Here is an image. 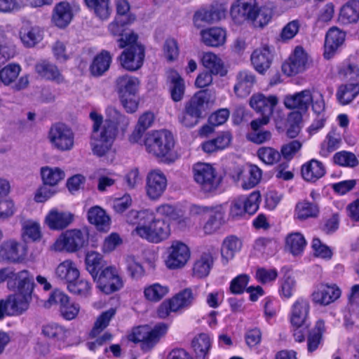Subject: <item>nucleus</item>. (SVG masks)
<instances>
[{
  "instance_id": "51",
  "label": "nucleus",
  "mask_w": 359,
  "mask_h": 359,
  "mask_svg": "<svg viewBox=\"0 0 359 359\" xmlns=\"http://www.w3.org/2000/svg\"><path fill=\"white\" fill-rule=\"evenodd\" d=\"M212 264V258L210 254H203L197 259L193 266V274L197 278L205 277L208 275L211 266Z\"/></svg>"
},
{
  "instance_id": "17",
  "label": "nucleus",
  "mask_w": 359,
  "mask_h": 359,
  "mask_svg": "<svg viewBox=\"0 0 359 359\" xmlns=\"http://www.w3.org/2000/svg\"><path fill=\"white\" fill-rule=\"evenodd\" d=\"M48 302L50 304H58L62 316L69 320L75 318L80 311L79 305L72 302L69 297L60 290H55L50 294Z\"/></svg>"
},
{
  "instance_id": "34",
  "label": "nucleus",
  "mask_w": 359,
  "mask_h": 359,
  "mask_svg": "<svg viewBox=\"0 0 359 359\" xmlns=\"http://www.w3.org/2000/svg\"><path fill=\"white\" fill-rule=\"evenodd\" d=\"M341 140V135L337 130L330 131L320 144V155L323 157L328 156L340 147Z\"/></svg>"
},
{
  "instance_id": "40",
  "label": "nucleus",
  "mask_w": 359,
  "mask_h": 359,
  "mask_svg": "<svg viewBox=\"0 0 359 359\" xmlns=\"http://www.w3.org/2000/svg\"><path fill=\"white\" fill-rule=\"evenodd\" d=\"M41 175L43 184L49 187L57 185L65 177V172L60 168L49 166L41 168Z\"/></svg>"
},
{
  "instance_id": "20",
  "label": "nucleus",
  "mask_w": 359,
  "mask_h": 359,
  "mask_svg": "<svg viewBox=\"0 0 359 359\" xmlns=\"http://www.w3.org/2000/svg\"><path fill=\"white\" fill-rule=\"evenodd\" d=\"M340 295L341 290L337 285L320 284L315 287L311 299L315 304L327 305L337 299Z\"/></svg>"
},
{
  "instance_id": "49",
  "label": "nucleus",
  "mask_w": 359,
  "mask_h": 359,
  "mask_svg": "<svg viewBox=\"0 0 359 359\" xmlns=\"http://www.w3.org/2000/svg\"><path fill=\"white\" fill-rule=\"evenodd\" d=\"M318 213V207L308 201H301L297 203L294 210V217L299 220H305L315 217Z\"/></svg>"
},
{
  "instance_id": "63",
  "label": "nucleus",
  "mask_w": 359,
  "mask_h": 359,
  "mask_svg": "<svg viewBox=\"0 0 359 359\" xmlns=\"http://www.w3.org/2000/svg\"><path fill=\"white\" fill-rule=\"evenodd\" d=\"M126 269L129 276L135 280H138L144 275L143 266L133 257L126 258Z\"/></svg>"
},
{
  "instance_id": "43",
  "label": "nucleus",
  "mask_w": 359,
  "mask_h": 359,
  "mask_svg": "<svg viewBox=\"0 0 359 359\" xmlns=\"http://www.w3.org/2000/svg\"><path fill=\"white\" fill-rule=\"evenodd\" d=\"M359 18V2L353 1L340 10L339 20L343 24L355 22Z\"/></svg>"
},
{
  "instance_id": "23",
  "label": "nucleus",
  "mask_w": 359,
  "mask_h": 359,
  "mask_svg": "<svg viewBox=\"0 0 359 359\" xmlns=\"http://www.w3.org/2000/svg\"><path fill=\"white\" fill-rule=\"evenodd\" d=\"M255 6V0H237L231 8L230 15L236 23L249 21Z\"/></svg>"
},
{
  "instance_id": "18",
  "label": "nucleus",
  "mask_w": 359,
  "mask_h": 359,
  "mask_svg": "<svg viewBox=\"0 0 359 359\" xmlns=\"http://www.w3.org/2000/svg\"><path fill=\"white\" fill-rule=\"evenodd\" d=\"M308 61L307 53L302 47L297 46L288 60L283 64V72L287 76L303 72L308 67Z\"/></svg>"
},
{
  "instance_id": "41",
  "label": "nucleus",
  "mask_w": 359,
  "mask_h": 359,
  "mask_svg": "<svg viewBox=\"0 0 359 359\" xmlns=\"http://www.w3.org/2000/svg\"><path fill=\"white\" fill-rule=\"evenodd\" d=\"M86 266L94 280H96L100 270L104 266L102 255L95 251H89L86 255Z\"/></svg>"
},
{
  "instance_id": "29",
  "label": "nucleus",
  "mask_w": 359,
  "mask_h": 359,
  "mask_svg": "<svg viewBox=\"0 0 359 359\" xmlns=\"http://www.w3.org/2000/svg\"><path fill=\"white\" fill-rule=\"evenodd\" d=\"M302 177L307 182H316L325 174V168L322 162L311 159L302 166Z\"/></svg>"
},
{
  "instance_id": "46",
  "label": "nucleus",
  "mask_w": 359,
  "mask_h": 359,
  "mask_svg": "<svg viewBox=\"0 0 359 359\" xmlns=\"http://www.w3.org/2000/svg\"><path fill=\"white\" fill-rule=\"evenodd\" d=\"M201 62L206 69H209L211 74L223 76V61L215 54L210 52L203 53Z\"/></svg>"
},
{
  "instance_id": "55",
  "label": "nucleus",
  "mask_w": 359,
  "mask_h": 359,
  "mask_svg": "<svg viewBox=\"0 0 359 359\" xmlns=\"http://www.w3.org/2000/svg\"><path fill=\"white\" fill-rule=\"evenodd\" d=\"M21 71L20 65L9 64L0 70V80L6 86L14 83Z\"/></svg>"
},
{
  "instance_id": "21",
  "label": "nucleus",
  "mask_w": 359,
  "mask_h": 359,
  "mask_svg": "<svg viewBox=\"0 0 359 359\" xmlns=\"http://www.w3.org/2000/svg\"><path fill=\"white\" fill-rule=\"evenodd\" d=\"M310 311L309 301L303 297L297 298L292 304L290 311V320L293 327H302L306 321Z\"/></svg>"
},
{
  "instance_id": "53",
  "label": "nucleus",
  "mask_w": 359,
  "mask_h": 359,
  "mask_svg": "<svg viewBox=\"0 0 359 359\" xmlns=\"http://www.w3.org/2000/svg\"><path fill=\"white\" fill-rule=\"evenodd\" d=\"M168 292L169 287L167 285L154 283L144 288V294L147 300L156 302L162 299Z\"/></svg>"
},
{
  "instance_id": "52",
  "label": "nucleus",
  "mask_w": 359,
  "mask_h": 359,
  "mask_svg": "<svg viewBox=\"0 0 359 359\" xmlns=\"http://www.w3.org/2000/svg\"><path fill=\"white\" fill-rule=\"evenodd\" d=\"M203 41L208 46H217L224 41L223 30L219 28H211L201 31Z\"/></svg>"
},
{
  "instance_id": "44",
  "label": "nucleus",
  "mask_w": 359,
  "mask_h": 359,
  "mask_svg": "<svg viewBox=\"0 0 359 359\" xmlns=\"http://www.w3.org/2000/svg\"><path fill=\"white\" fill-rule=\"evenodd\" d=\"M191 345L196 359H205L211 346L210 337L206 334H200L194 338Z\"/></svg>"
},
{
  "instance_id": "64",
  "label": "nucleus",
  "mask_w": 359,
  "mask_h": 359,
  "mask_svg": "<svg viewBox=\"0 0 359 359\" xmlns=\"http://www.w3.org/2000/svg\"><path fill=\"white\" fill-rule=\"evenodd\" d=\"M69 291L72 293L86 297L90 290V283L83 279H77L67 285Z\"/></svg>"
},
{
  "instance_id": "3",
  "label": "nucleus",
  "mask_w": 359,
  "mask_h": 359,
  "mask_svg": "<svg viewBox=\"0 0 359 359\" xmlns=\"http://www.w3.org/2000/svg\"><path fill=\"white\" fill-rule=\"evenodd\" d=\"M137 39V34L129 33L118 40V47L123 49L118 57L120 64L128 71H136L143 65L144 47Z\"/></svg>"
},
{
  "instance_id": "48",
  "label": "nucleus",
  "mask_w": 359,
  "mask_h": 359,
  "mask_svg": "<svg viewBox=\"0 0 359 359\" xmlns=\"http://www.w3.org/2000/svg\"><path fill=\"white\" fill-rule=\"evenodd\" d=\"M297 283L292 274H285L280 280L279 294L281 298H291L297 290Z\"/></svg>"
},
{
  "instance_id": "38",
  "label": "nucleus",
  "mask_w": 359,
  "mask_h": 359,
  "mask_svg": "<svg viewBox=\"0 0 359 359\" xmlns=\"http://www.w3.org/2000/svg\"><path fill=\"white\" fill-rule=\"evenodd\" d=\"M358 94V83H347L338 88L336 97L340 104L346 105L351 102Z\"/></svg>"
},
{
  "instance_id": "32",
  "label": "nucleus",
  "mask_w": 359,
  "mask_h": 359,
  "mask_svg": "<svg viewBox=\"0 0 359 359\" xmlns=\"http://www.w3.org/2000/svg\"><path fill=\"white\" fill-rule=\"evenodd\" d=\"M256 82L255 76L250 72L242 71L237 76V83L234 91L239 97H245L250 94Z\"/></svg>"
},
{
  "instance_id": "33",
  "label": "nucleus",
  "mask_w": 359,
  "mask_h": 359,
  "mask_svg": "<svg viewBox=\"0 0 359 359\" xmlns=\"http://www.w3.org/2000/svg\"><path fill=\"white\" fill-rule=\"evenodd\" d=\"M72 17L70 5L66 2H61L55 7L52 20L57 27L64 28L70 23Z\"/></svg>"
},
{
  "instance_id": "1",
  "label": "nucleus",
  "mask_w": 359,
  "mask_h": 359,
  "mask_svg": "<svg viewBox=\"0 0 359 359\" xmlns=\"http://www.w3.org/2000/svg\"><path fill=\"white\" fill-rule=\"evenodd\" d=\"M93 121L90 145L93 154L102 157L111 149L120 129L124 133L130 123L129 119L113 107L106 109V118L96 111L90 113Z\"/></svg>"
},
{
  "instance_id": "10",
  "label": "nucleus",
  "mask_w": 359,
  "mask_h": 359,
  "mask_svg": "<svg viewBox=\"0 0 359 359\" xmlns=\"http://www.w3.org/2000/svg\"><path fill=\"white\" fill-rule=\"evenodd\" d=\"M279 104V98L276 95H265L262 93L253 94L249 100V104L255 111L262 115H267L275 119L280 118L281 116L277 110Z\"/></svg>"
},
{
  "instance_id": "35",
  "label": "nucleus",
  "mask_w": 359,
  "mask_h": 359,
  "mask_svg": "<svg viewBox=\"0 0 359 359\" xmlns=\"http://www.w3.org/2000/svg\"><path fill=\"white\" fill-rule=\"evenodd\" d=\"M306 244L304 235L299 232H292L285 238V248L294 256L302 255Z\"/></svg>"
},
{
  "instance_id": "36",
  "label": "nucleus",
  "mask_w": 359,
  "mask_h": 359,
  "mask_svg": "<svg viewBox=\"0 0 359 359\" xmlns=\"http://www.w3.org/2000/svg\"><path fill=\"white\" fill-rule=\"evenodd\" d=\"M272 18V11L266 6L258 7L255 3L249 22L255 28H263L267 25Z\"/></svg>"
},
{
  "instance_id": "61",
  "label": "nucleus",
  "mask_w": 359,
  "mask_h": 359,
  "mask_svg": "<svg viewBox=\"0 0 359 359\" xmlns=\"http://www.w3.org/2000/svg\"><path fill=\"white\" fill-rule=\"evenodd\" d=\"M242 241L235 236H230L226 238V261L233 259L242 248Z\"/></svg>"
},
{
  "instance_id": "28",
  "label": "nucleus",
  "mask_w": 359,
  "mask_h": 359,
  "mask_svg": "<svg viewBox=\"0 0 359 359\" xmlns=\"http://www.w3.org/2000/svg\"><path fill=\"white\" fill-rule=\"evenodd\" d=\"M88 222L100 231H108L111 219L105 210L98 205L91 207L87 213Z\"/></svg>"
},
{
  "instance_id": "59",
  "label": "nucleus",
  "mask_w": 359,
  "mask_h": 359,
  "mask_svg": "<svg viewBox=\"0 0 359 359\" xmlns=\"http://www.w3.org/2000/svg\"><path fill=\"white\" fill-rule=\"evenodd\" d=\"M115 314V309H110L103 312L96 320L93 330H91V335L96 337L109 325V321Z\"/></svg>"
},
{
  "instance_id": "9",
  "label": "nucleus",
  "mask_w": 359,
  "mask_h": 359,
  "mask_svg": "<svg viewBox=\"0 0 359 359\" xmlns=\"http://www.w3.org/2000/svg\"><path fill=\"white\" fill-rule=\"evenodd\" d=\"M48 138L52 147L60 151H69L74 147V133L65 124L52 126Z\"/></svg>"
},
{
  "instance_id": "56",
  "label": "nucleus",
  "mask_w": 359,
  "mask_h": 359,
  "mask_svg": "<svg viewBox=\"0 0 359 359\" xmlns=\"http://www.w3.org/2000/svg\"><path fill=\"white\" fill-rule=\"evenodd\" d=\"M22 237L25 241H36L41 238L39 224L34 221H25L22 224Z\"/></svg>"
},
{
  "instance_id": "19",
  "label": "nucleus",
  "mask_w": 359,
  "mask_h": 359,
  "mask_svg": "<svg viewBox=\"0 0 359 359\" xmlns=\"http://www.w3.org/2000/svg\"><path fill=\"white\" fill-rule=\"evenodd\" d=\"M74 217V215L70 212L53 208L46 216L45 223L51 230L61 231L73 222Z\"/></svg>"
},
{
  "instance_id": "6",
  "label": "nucleus",
  "mask_w": 359,
  "mask_h": 359,
  "mask_svg": "<svg viewBox=\"0 0 359 359\" xmlns=\"http://www.w3.org/2000/svg\"><path fill=\"white\" fill-rule=\"evenodd\" d=\"M131 234L149 243H159L169 238L170 228L164 219H156L152 214V219L149 222H146L138 229H134Z\"/></svg>"
},
{
  "instance_id": "11",
  "label": "nucleus",
  "mask_w": 359,
  "mask_h": 359,
  "mask_svg": "<svg viewBox=\"0 0 359 359\" xmlns=\"http://www.w3.org/2000/svg\"><path fill=\"white\" fill-rule=\"evenodd\" d=\"M86 242L85 234L79 229H71L62 233L54 243L56 251L74 252L83 247Z\"/></svg>"
},
{
  "instance_id": "15",
  "label": "nucleus",
  "mask_w": 359,
  "mask_h": 359,
  "mask_svg": "<svg viewBox=\"0 0 359 359\" xmlns=\"http://www.w3.org/2000/svg\"><path fill=\"white\" fill-rule=\"evenodd\" d=\"M146 181L148 197L151 200L159 198L165 192L168 184L165 174L160 170H152L148 172Z\"/></svg>"
},
{
  "instance_id": "12",
  "label": "nucleus",
  "mask_w": 359,
  "mask_h": 359,
  "mask_svg": "<svg viewBox=\"0 0 359 359\" xmlns=\"http://www.w3.org/2000/svg\"><path fill=\"white\" fill-rule=\"evenodd\" d=\"M167 325L164 323L156 325L154 329L147 325L140 326L134 329L130 339L134 342H142L147 346H152L158 339L167 331Z\"/></svg>"
},
{
  "instance_id": "5",
  "label": "nucleus",
  "mask_w": 359,
  "mask_h": 359,
  "mask_svg": "<svg viewBox=\"0 0 359 359\" xmlns=\"http://www.w3.org/2000/svg\"><path fill=\"white\" fill-rule=\"evenodd\" d=\"M323 100L322 91L312 88L285 96L284 104L288 109H297L302 111H306L311 105L313 111H319L323 107Z\"/></svg>"
},
{
  "instance_id": "39",
  "label": "nucleus",
  "mask_w": 359,
  "mask_h": 359,
  "mask_svg": "<svg viewBox=\"0 0 359 359\" xmlns=\"http://www.w3.org/2000/svg\"><path fill=\"white\" fill-rule=\"evenodd\" d=\"M116 85L120 96L135 95L139 86L137 78L124 75L116 80Z\"/></svg>"
},
{
  "instance_id": "24",
  "label": "nucleus",
  "mask_w": 359,
  "mask_h": 359,
  "mask_svg": "<svg viewBox=\"0 0 359 359\" xmlns=\"http://www.w3.org/2000/svg\"><path fill=\"white\" fill-rule=\"evenodd\" d=\"M55 277L69 285L79 278V271L76 264L71 259H66L60 263L55 270Z\"/></svg>"
},
{
  "instance_id": "16",
  "label": "nucleus",
  "mask_w": 359,
  "mask_h": 359,
  "mask_svg": "<svg viewBox=\"0 0 359 359\" xmlns=\"http://www.w3.org/2000/svg\"><path fill=\"white\" fill-rule=\"evenodd\" d=\"M26 254L25 247L15 240H8L0 245L1 263H19Z\"/></svg>"
},
{
  "instance_id": "60",
  "label": "nucleus",
  "mask_w": 359,
  "mask_h": 359,
  "mask_svg": "<svg viewBox=\"0 0 359 359\" xmlns=\"http://www.w3.org/2000/svg\"><path fill=\"white\" fill-rule=\"evenodd\" d=\"M243 201V204L246 213L249 215L255 214L259 209L261 195L257 191H252L249 196H241Z\"/></svg>"
},
{
  "instance_id": "4",
  "label": "nucleus",
  "mask_w": 359,
  "mask_h": 359,
  "mask_svg": "<svg viewBox=\"0 0 359 359\" xmlns=\"http://www.w3.org/2000/svg\"><path fill=\"white\" fill-rule=\"evenodd\" d=\"M34 287L33 276L27 270L19 271L18 281L15 286L17 292L6 298L13 316L22 314L28 309Z\"/></svg>"
},
{
  "instance_id": "62",
  "label": "nucleus",
  "mask_w": 359,
  "mask_h": 359,
  "mask_svg": "<svg viewBox=\"0 0 359 359\" xmlns=\"http://www.w3.org/2000/svg\"><path fill=\"white\" fill-rule=\"evenodd\" d=\"M325 108V101L323 100L321 110L319 111H313L316 115V118L308 128V131L311 135L316 133L325 126L327 120Z\"/></svg>"
},
{
  "instance_id": "37",
  "label": "nucleus",
  "mask_w": 359,
  "mask_h": 359,
  "mask_svg": "<svg viewBox=\"0 0 359 359\" xmlns=\"http://www.w3.org/2000/svg\"><path fill=\"white\" fill-rule=\"evenodd\" d=\"M194 299L195 296L191 288H186L180 291L170 299L172 312L188 308L192 304Z\"/></svg>"
},
{
  "instance_id": "50",
  "label": "nucleus",
  "mask_w": 359,
  "mask_h": 359,
  "mask_svg": "<svg viewBox=\"0 0 359 359\" xmlns=\"http://www.w3.org/2000/svg\"><path fill=\"white\" fill-rule=\"evenodd\" d=\"M42 333L46 337L60 343L65 341L70 332L57 324H48L43 326Z\"/></svg>"
},
{
  "instance_id": "45",
  "label": "nucleus",
  "mask_w": 359,
  "mask_h": 359,
  "mask_svg": "<svg viewBox=\"0 0 359 359\" xmlns=\"http://www.w3.org/2000/svg\"><path fill=\"white\" fill-rule=\"evenodd\" d=\"M169 79L170 81V91L171 97L173 101L180 102L182 100L184 95V81L183 79L175 72L171 73Z\"/></svg>"
},
{
  "instance_id": "57",
  "label": "nucleus",
  "mask_w": 359,
  "mask_h": 359,
  "mask_svg": "<svg viewBox=\"0 0 359 359\" xmlns=\"http://www.w3.org/2000/svg\"><path fill=\"white\" fill-rule=\"evenodd\" d=\"M258 158L266 165H273L277 163L280 154L276 149L269 147H262L257 151Z\"/></svg>"
},
{
  "instance_id": "26",
  "label": "nucleus",
  "mask_w": 359,
  "mask_h": 359,
  "mask_svg": "<svg viewBox=\"0 0 359 359\" xmlns=\"http://www.w3.org/2000/svg\"><path fill=\"white\" fill-rule=\"evenodd\" d=\"M273 55L268 46L257 48L251 55L252 64L260 74L264 73L270 67Z\"/></svg>"
},
{
  "instance_id": "30",
  "label": "nucleus",
  "mask_w": 359,
  "mask_h": 359,
  "mask_svg": "<svg viewBox=\"0 0 359 359\" xmlns=\"http://www.w3.org/2000/svg\"><path fill=\"white\" fill-rule=\"evenodd\" d=\"M20 34L23 43L27 46L32 47L42 39L43 30L40 27L26 22L22 27Z\"/></svg>"
},
{
  "instance_id": "2",
  "label": "nucleus",
  "mask_w": 359,
  "mask_h": 359,
  "mask_svg": "<svg viewBox=\"0 0 359 359\" xmlns=\"http://www.w3.org/2000/svg\"><path fill=\"white\" fill-rule=\"evenodd\" d=\"M217 100L215 91L205 89L195 93L184 103V107L179 114V123L186 128H193L203 118L205 111L215 105Z\"/></svg>"
},
{
  "instance_id": "22",
  "label": "nucleus",
  "mask_w": 359,
  "mask_h": 359,
  "mask_svg": "<svg viewBox=\"0 0 359 359\" xmlns=\"http://www.w3.org/2000/svg\"><path fill=\"white\" fill-rule=\"evenodd\" d=\"M224 13L222 4L215 3L210 9L201 8L196 11L194 15V23L196 27H203V22L214 23L219 21Z\"/></svg>"
},
{
  "instance_id": "7",
  "label": "nucleus",
  "mask_w": 359,
  "mask_h": 359,
  "mask_svg": "<svg viewBox=\"0 0 359 359\" xmlns=\"http://www.w3.org/2000/svg\"><path fill=\"white\" fill-rule=\"evenodd\" d=\"M192 174L194 182L206 193L215 191L222 182L215 168L210 163L198 162L193 165Z\"/></svg>"
},
{
  "instance_id": "8",
  "label": "nucleus",
  "mask_w": 359,
  "mask_h": 359,
  "mask_svg": "<svg viewBox=\"0 0 359 359\" xmlns=\"http://www.w3.org/2000/svg\"><path fill=\"white\" fill-rule=\"evenodd\" d=\"M144 146L148 153L162 157L172 150L175 140L172 134L168 130L154 131L147 135Z\"/></svg>"
},
{
  "instance_id": "14",
  "label": "nucleus",
  "mask_w": 359,
  "mask_h": 359,
  "mask_svg": "<svg viewBox=\"0 0 359 359\" xmlns=\"http://www.w3.org/2000/svg\"><path fill=\"white\" fill-rule=\"evenodd\" d=\"M94 280L97 283L100 290L106 294L117 291L123 286L121 278L116 269L112 266H107L102 270Z\"/></svg>"
},
{
  "instance_id": "27",
  "label": "nucleus",
  "mask_w": 359,
  "mask_h": 359,
  "mask_svg": "<svg viewBox=\"0 0 359 359\" xmlns=\"http://www.w3.org/2000/svg\"><path fill=\"white\" fill-rule=\"evenodd\" d=\"M35 71L39 76L46 80L52 81L57 83H63L65 81L64 76L57 67L47 60L38 62L35 65Z\"/></svg>"
},
{
  "instance_id": "13",
  "label": "nucleus",
  "mask_w": 359,
  "mask_h": 359,
  "mask_svg": "<svg viewBox=\"0 0 359 359\" xmlns=\"http://www.w3.org/2000/svg\"><path fill=\"white\" fill-rule=\"evenodd\" d=\"M168 256L165 260L166 266L170 269L183 267L190 257V251L187 245L180 241H173L167 250Z\"/></svg>"
},
{
  "instance_id": "31",
  "label": "nucleus",
  "mask_w": 359,
  "mask_h": 359,
  "mask_svg": "<svg viewBox=\"0 0 359 359\" xmlns=\"http://www.w3.org/2000/svg\"><path fill=\"white\" fill-rule=\"evenodd\" d=\"M224 217V210L222 205L212 208L209 219L203 225L204 233L208 235L216 233L222 226Z\"/></svg>"
},
{
  "instance_id": "47",
  "label": "nucleus",
  "mask_w": 359,
  "mask_h": 359,
  "mask_svg": "<svg viewBox=\"0 0 359 359\" xmlns=\"http://www.w3.org/2000/svg\"><path fill=\"white\" fill-rule=\"evenodd\" d=\"M86 6L101 20L107 19L111 12L109 0H84Z\"/></svg>"
},
{
  "instance_id": "58",
  "label": "nucleus",
  "mask_w": 359,
  "mask_h": 359,
  "mask_svg": "<svg viewBox=\"0 0 359 359\" xmlns=\"http://www.w3.org/2000/svg\"><path fill=\"white\" fill-rule=\"evenodd\" d=\"M262 176V170L255 165H250L249 168V176L242 182L241 188L244 190H248L254 188L259 183Z\"/></svg>"
},
{
  "instance_id": "54",
  "label": "nucleus",
  "mask_w": 359,
  "mask_h": 359,
  "mask_svg": "<svg viewBox=\"0 0 359 359\" xmlns=\"http://www.w3.org/2000/svg\"><path fill=\"white\" fill-rule=\"evenodd\" d=\"M152 219V212L144 210L141 211L130 210L126 216V221L128 224L135 226V229H138L146 222H149Z\"/></svg>"
},
{
  "instance_id": "25",
  "label": "nucleus",
  "mask_w": 359,
  "mask_h": 359,
  "mask_svg": "<svg viewBox=\"0 0 359 359\" xmlns=\"http://www.w3.org/2000/svg\"><path fill=\"white\" fill-rule=\"evenodd\" d=\"M346 34L336 27L330 28L325 41V56L330 58L344 42Z\"/></svg>"
},
{
  "instance_id": "42",
  "label": "nucleus",
  "mask_w": 359,
  "mask_h": 359,
  "mask_svg": "<svg viewBox=\"0 0 359 359\" xmlns=\"http://www.w3.org/2000/svg\"><path fill=\"white\" fill-rule=\"evenodd\" d=\"M111 61V57L108 51L103 50L93 60L90 65V72L94 76H101L108 70Z\"/></svg>"
}]
</instances>
